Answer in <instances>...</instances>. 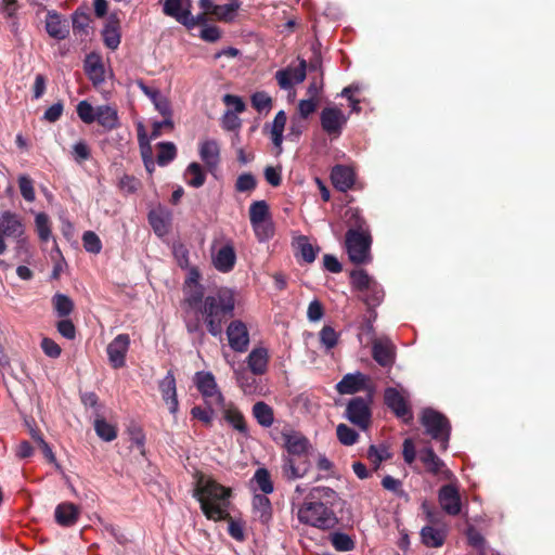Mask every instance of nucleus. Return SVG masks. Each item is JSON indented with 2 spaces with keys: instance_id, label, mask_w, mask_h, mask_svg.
Segmentation results:
<instances>
[{
  "instance_id": "49530a36",
  "label": "nucleus",
  "mask_w": 555,
  "mask_h": 555,
  "mask_svg": "<svg viewBox=\"0 0 555 555\" xmlns=\"http://www.w3.org/2000/svg\"><path fill=\"white\" fill-rule=\"evenodd\" d=\"M253 480L257 483L258 488L264 495L273 492V482L271 480L270 472L267 468L260 467L256 469Z\"/></svg>"
},
{
  "instance_id": "dca6fc26",
  "label": "nucleus",
  "mask_w": 555,
  "mask_h": 555,
  "mask_svg": "<svg viewBox=\"0 0 555 555\" xmlns=\"http://www.w3.org/2000/svg\"><path fill=\"white\" fill-rule=\"evenodd\" d=\"M24 233V224L18 215L4 211L0 217V243L4 238H17Z\"/></svg>"
},
{
  "instance_id": "c756f323",
  "label": "nucleus",
  "mask_w": 555,
  "mask_h": 555,
  "mask_svg": "<svg viewBox=\"0 0 555 555\" xmlns=\"http://www.w3.org/2000/svg\"><path fill=\"white\" fill-rule=\"evenodd\" d=\"M95 116V121H98L105 131H112L119 127L117 109L111 105H99L96 107Z\"/></svg>"
},
{
  "instance_id": "58836bf2",
  "label": "nucleus",
  "mask_w": 555,
  "mask_h": 555,
  "mask_svg": "<svg viewBox=\"0 0 555 555\" xmlns=\"http://www.w3.org/2000/svg\"><path fill=\"white\" fill-rule=\"evenodd\" d=\"M186 183L192 188H201L206 181V173L198 163H191L184 172Z\"/></svg>"
},
{
  "instance_id": "e2e57ef3",
  "label": "nucleus",
  "mask_w": 555,
  "mask_h": 555,
  "mask_svg": "<svg viewBox=\"0 0 555 555\" xmlns=\"http://www.w3.org/2000/svg\"><path fill=\"white\" fill-rule=\"evenodd\" d=\"M61 319L62 320H60L56 323L57 332L63 337H65L66 339H69V340L75 339V337H76V326L73 323V321L67 319V318H61Z\"/></svg>"
},
{
  "instance_id": "20e7f679",
  "label": "nucleus",
  "mask_w": 555,
  "mask_h": 555,
  "mask_svg": "<svg viewBox=\"0 0 555 555\" xmlns=\"http://www.w3.org/2000/svg\"><path fill=\"white\" fill-rule=\"evenodd\" d=\"M280 438L286 451L282 455V476L288 481L302 478L311 466L309 453L312 446L309 439L300 431L291 428L283 429Z\"/></svg>"
},
{
  "instance_id": "f03ea898",
  "label": "nucleus",
  "mask_w": 555,
  "mask_h": 555,
  "mask_svg": "<svg viewBox=\"0 0 555 555\" xmlns=\"http://www.w3.org/2000/svg\"><path fill=\"white\" fill-rule=\"evenodd\" d=\"M195 478L194 498L201 503L203 514L215 521L228 520L229 534L237 541H243L245 534L242 525L235 521L228 512L231 489L223 487L211 477H206L201 472L195 474Z\"/></svg>"
},
{
  "instance_id": "de8ad7c7",
  "label": "nucleus",
  "mask_w": 555,
  "mask_h": 555,
  "mask_svg": "<svg viewBox=\"0 0 555 555\" xmlns=\"http://www.w3.org/2000/svg\"><path fill=\"white\" fill-rule=\"evenodd\" d=\"M157 149V164L159 166H166L177 157V147L172 142H159Z\"/></svg>"
},
{
  "instance_id": "2f4dec72",
  "label": "nucleus",
  "mask_w": 555,
  "mask_h": 555,
  "mask_svg": "<svg viewBox=\"0 0 555 555\" xmlns=\"http://www.w3.org/2000/svg\"><path fill=\"white\" fill-rule=\"evenodd\" d=\"M447 538V529L435 528L433 526H425L421 530V539L427 547H440L443 545Z\"/></svg>"
},
{
  "instance_id": "423d86ee",
  "label": "nucleus",
  "mask_w": 555,
  "mask_h": 555,
  "mask_svg": "<svg viewBox=\"0 0 555 555\" xmlns=\"http://www.w3.org/2000/svg\"><path fill=\"white\" fill-rule=\"evenodd\" d=\"M372 396V391H370L366 398L354 397L349 400L346 408L345 415L348 421L362 430H366L371 425L372 411L370 405Z\"/></svg>"
},
{
  "instance_id": "72a5a7b5",
  "label": "nucleus",
  "mask_w": 555,
  "mask_h": 555,
  "mask_svg": "<svg viewBox=\"0 0 555 555\" xmlns=\"http://www.w3.org/2000/svg\"><path fill=\"white\" fill-rule=\"evenodd\" d=\"M51 304L55 314L59 318H67L68 315L72 314V312L75 309V304L73 299L69 296L62 293H56L52 297Z\"/></svg>"
},
{
  "instance_id": "5fc2aeb1",
  "label": "nucleus",
  "mask_w": 555,
  "mask_h": 555,
  "mask_svg": "<svg viewBox=\"0 0 555 555\" xmlns=\"http://www.w3.org/2000/svg\"><path fill=\"white\" fill-rule=\"evenodd\" d=\"M320 341L327 350L333 349L338 343V334L332 326L325 325L320 331Z\"/></svg>"
},
{
  "instance_id": "4c0bfd02",
  "label": "nucleus",
  "mask_w": 555,
  "mask_h": 555,
  "mask_svg": "<svg viewBox=\"0 0 555 555\" xmlns=\"http://www.w3.org/2000/svg\"><path fill=\"white\" fill-rule=\"evenodd\" d=\"M188 275L183 283V299H186L190 293L199 289L201 293H205L204 286L201 284V272L196 266L191 264L189 268Z\"/></svg>"
},
{
  "instance_id": "5701e85b",
  "label": "nucleus",
  "mask_w": 555,
  "mask_h": 555,
  "mask_svg": "<svg viewBox=\"0 0 555 555\" xmlns=\"http://www.w3.org/2000/svg\"><path fill=\"white\" fill-rule=\"evenodd\" d=\"M199 157L209 171H214L220 163V145L214 140H204L199 144Z\"/></svg>"
},
{
  "instance_id": "473e14b6",
  "label": "nucleus",
  "mask_w": 555,
  "mask_h": 555,
  "mask_svg": "<svg viewBox=\"0 0 555 555\" xmlns=\"http://www.w3.org/2000/svg\"><path fill=\"white\" fill-rule=\"evenodd\" d=\"M385 297V292L383 286L376 282L367 288L364 293H361L360 299L367 307V311H373L376 307H378Z\"/></svg>"
},
{
  "instance_id": "4d7b16f0",
  "label": "nucleus",
  "mask_w": 555,
  "mask_h": 555,
  "mask_svg": "<svg viewBox=\"0 0 555 555\" xmlns=\"http://www.w3.org/2000/svg\"><path fill=\"white\" fill-rule=\"evenodd\" d=\"M141 181L134 176L124 175L118 182V188L126 194H132L141 188Z\"/></svg>"
},
{
  "instance_id": "412c9836",
  "label": "nucleus",
  "mask_w": 555,
  "mask_h": 555,
  "mask_svg": "<svg viewBox=\"0 0 555 555\" xmlns=\"http://www.w3.org/2000/svg\"><path fill=\"white\" fill-rule=\"evenodd\" d=\"M102 38L104 44L111 49L116 50L120 44V20L117 13L109 14L107 22L102 30Z\"/></svg>"
},
{
  "instance_id": "6e6552de",
  "label": "nucleus",
  "mask_w": 555,
  "mask_h": 555,
  "mask_svg": "<svg viewBox=\"0 0 555 555\" xmlns=\"http://www.w3.org/2000/svg\"><path fill=\"white\" fill-rule=\"evenodd\" d=\"M384 403L398 418H401L404 423L409 424L412 422L413 413L411 406L397 388L387 387L385 389Z\"/></svg>"
},
{
  "instance_id": "cd10ccee",
  "label": "nucleus",
  "mask_w": 555,
  "mask_h": 555,
  "mask_svg": "<svg viewBox=\"0 0 555 555\" xmlns=\"http://www.w3.org/2000/svg\"><path fill=\"white\" fill-rule=\"evenodd\" d=\"M85 73L92 81L94 87L100 86L105 80V69L100 56L90 54L85 60Z\"/></svg>"
},
{
  "instance_id": "79ce46f5",
  "label": "nucleus",
  "mask_w": 555,
  "mask_h": 555,
  "mask_svg": "<svg viewBox=\"0 0 555 555\" xmlns=\"http://www.w3.org/2000/svg\"><path fill=\"white\" fill-rule=\"evenodd\" d=\"M183 2L184 0H165L163 4V13L182 24V21L189 14L188 9L183 10Z\"/></svg>"
},
{
  "instance_id": "f257e3e1",
  "label": "nucleus",
  "mask_w": 555,
  "mask_h": 555,
  "mask_svg": "<svg viewBox=\"0 0 555 555\" xmlns=\"http://www.w3.org/2000/svg\"><path fill=\"white\" fill-rule=\"evenodd\" d=\"M235 293L228 287H220L205 296L199 289L190 293L186 299L182 300V308L185 318L194 317V320H186L189 333L202 332L201 321L207 332L219 337L223 332V325L234 317Z\"/></svg>"
},
{
  "instance_id": "c9c22d12",
  "label": "nucleus",
  "mask_w": 555,
  "mask_h": 555,
  "mask_svg": "<svg viewBox=\"0 0 555 555\" xmlns=\"http://www.w3.org/2000/svg\"><path fill=\"white\" fill-rule=\"evenodd\" d=\"M138 141L141 147V155L146 170L152 173L155 169L154 160L152 157V147L150 140L146 137L143 126L138 129Z\"/></svg>"
},
{
  "instance_id": "13d9d810",
  "label": "nucleus",
  "mask_w": 555,
  "mask_h": 555,
  "mask_svg": "<svg viewBox=\"0 0 555 555\" xmlns=\"http://www.w3.org/2000/svg\"><path fill=\"white\" fill-rule=\"evenodd\" d=\"M172 254L177 260V263L180 268L186 269L192 264L190 259V250L188 249V245H172Z\"/></svg>"
},
{
  "instance_id": "bb28decb",
  "label": "nucleus",
  "mask_w": 555,
  "mask_h": 555,
  "mask_svg": "<svg viewBox=\"0 0 555 555\" xmlns=\"http://www.w3.org/2000/svg\"><path fill=\"white\" fill-rule=\"evenodd\" d=\"M254 519L264 526H269L272 520V504L264 494H256L253 498Z\"/></svg>"
},
{
  "instance_id": "bf43d9fd",
  "label": "nucleus",
  "mask_w": 555,
  "mask_h": 555,
  "mask_svg": "<svg viewBox=\"0 0 555 555\" xmlns=\"http://www.w3.org/2000/svg\"><path fill=\"white\" fill-rule=\"evenodd\" d=\"M257 186L256 178L247 172L238 176L235 182V189L237 192H250Z\"/></svg>"
},
{
  "instance_id": "9d476101",
  "label": "nucleus",
  "mask_w": 555,
  "mask_h": 555,
  "mask_svg": "<svg viewBox=\"0 0 555 555\" xmlns=\"http://www.w3.org/2000/svg\"><path fill=\"white\" fill-rule=\"evenodd\" d=\"M229 346L236 352H245L249 346V333L241 320H233L227 327Z\"/></svg>"
},
{
  "instance_id": "37998d69",
  "label": "nucleus",
  "mask_w": 555,
  "mask_h": 555,
  "mask_svg": "<svg viewBox=\"0 0 555 555\" xmlns=\"http://www.w3.org/2000/svg\"><path fill=\"white\" fill-rule=\"evenodd\" d=\"M223 418L237 431L242 434L247 433V424L242 412L235 408L230 406L224 410Z\"/></svg>"
},
{
  "instance_id": "7ed1b4c3",
  "label": "nucleus",
  "mask_w": 555,
  "mask_h": 555,
  "mask_svg": "<svg viewBox=\"0 0 555 555\" xmlns=\"http://www.w3.org/2000/svg\"><path fill=\"white\" fill-rule=\"evenodd\" d=\"M339 496L328 487H314L299 507L297 517L300 522L318 529L328 530L338 524L334 506Z\"/></svg>"
},
{
  "instance_id": "6e6d98bb",
  "label": "nucleus",
  "mask_w": 555,
  "mask_h": 555,
  "mask_svg": "<svg viewBox=\"0 0 555 555\" xmlns=\"http://www.w3.org/2000/svg\"><path fill=\"white\" fill-rule=\"evenodd\" d=\"M80 401L86 408L93 409L94 417L101 415L102 404L99 401V396L94 391L80 392Z\"/></svg>"
},
{
  "instance_id": "864d4df0",
  "label": "nucleus",
  "mask_w": 555,
  "mask_h": 555,
  "mask_svg": "<svg viewBox=\"0 0 555 555\" xmlns=\"http://www.w3.org/2000/svg\"><path fill=\"white\" fill-rule=\"evenodd\" d=\"M76 112L85 124L90 125L95 121L96 107L94 108L87 100L80 101L77 104Z\"/></svg>"
},
{
  "instance_id": "a878e982",
  "label": "nucleus",
  "mask_w": 555,
  "mask_h": 555,
  "mask_svg": "<svg viewBox=\"0 0 555 555\" xmlns=\"http://www.w3.org/2000/svg\"><path fill=\"white\" fill-rule=\"evenodd\" d=\"M373 359L382 366H391L395 361V348L388 340L375 339L372 346Z\"/></svg>"
},
{
  "instance_id": "338daca9",
  "label": "nucleus",
  "mask_w": 555,
  "mask_h": 555,
  "mask_svg": "<svg viewBox=\"0 0 555 555\" xmlns=\"http://www.w3.org/2000/svg\"><path fill=\"white\" fill-rule=\"evenodd\" d=\"M382 486L384 489L391 491L392 493H395L398 496L406 495V493L402 489L401 480L396 479L392 476H389V475L385 476L382 479Z\"/></svg>"
},
{
  "instance_id": "f8f14e48",
  "label": "nucleus",
  "mask_w": 555,
  "mask_h": 555,
  "mask_svg": "<svg viewBox=\"0 0 555 555\" xmlns=\"http://www.w3.org/2000/svg\"><path fill=\"white\" fill-rule=\"evenodd\" d=\"M438 501L443 512L450 516H457L462 511L459 489L452 483L444 485L439 489Z\"/></svg>"
},
{
  "instance_id": "6ab92c4d",
  "label": "nucleus",
  "mask_w": 555,
  "mask_h": 555,
  "mask_svg": "<svg viewBox=\"0 0 555 555\" xmlns=\"http://www.w3.org/2000/svg\"><path fill=\"white\" fill-rule=\"evenodd\" d=\"M172 220L171 211L164 207L157 206L149 212V222L154 232L159 236H164L168 233Z\"/></svg>"
},
{
  "instance_id": "aec40b11",
  "label": "nucleus",
  "mask_w": 555,
  "mask_h": 555,
  "mask_svg": "<svg viewBox=\"0 0 555 555\" xmlns=\"http://www.w3.org/2000/svg\"><path fill=\"white\" fill-rule=\"evenodd\" d=\"M331 180L336 190L347 192L356 182V173L349 166L335 165L331 171Z\"/></svg>"
},
{
  "instance_id": "f704fd0d",
  "label": "nucleus",
  "mask_w": 555,
  "mask_h": 555,
  "mask_svg": "<svg viewBox=\"0 0 555 555\" xmlns=\"http://www.w3.org/2000/svg\"><path fill=\"white\" fill-rule=\"evenodd\" d=\"M376 282L377 281L363 269L352 270L350 272V284L352 289L359 293H364L373 285V283Z\"/></svg>"
},
{
  "instance_id": "a211bd4d",
  "label": "nucleus",
  "mask_w": 555,
  "mask_h": 555,
  "mask_svg": "<svg viewBox=\"0 0 555 555\" xmlns=\"http://www.w3.org/2000/svg\"><path fill=\"white\" fill-rule=\"evenodd\" d=\"M195 383L198 391L206 399H215L218 403H222L224 398L217 389L215 376L209 372H197Z\"/></svg>"
},
{
  "instance_id": "680f3d73",
  "label": "nucleus",
  "mask_w": 555,
  "mask_h": 555,
  "mask_svg": "<svg viewBox=\"0 0 555 555\" xmlns=\"http://www.w3.org/2000/svg\"><path fill=\"white\" fill-rule=\"evenodd\" d=\"M72 154L75 162L81 164L91 157V150L85 141H79L74 144Z\"/></svg>"
},
{
  "instance_id": "4be33fe9",
  "label": "nucleus",
  "mask_w": 555,
  "mask_h": 555,
  "mask_svg": "<svg viewBox=\"0 0 555 555\" xmlns=\"http://www.w3.org/2000/svg\"><path fill=\"white\" fill-rule=\"evenodd\" d=\"M159 390L170 413L175 414L178 411L179 403L177 398L176 378L171 370H169L166 376L159 382Z\"/></svg>"
},
{
  "instance_id": "774afa93",
  "label": "nucleus",
  "mask_w": 555,
  "mask_h": 555,
  "mask_svg": "<svg viewBox=\"0 0 555 555\" xmlns=\"http://www.w3.org/2000/svg\"><path fill=\"white\" fill-rule=\"evenodd\" d=\"M18 186L25 201L33 202L35 199V190L33 186V180L30 178L26 176L20 177Z\"/></svg>"
},
{
  "instance_id": "ea45409f",
  "label": "nucleus",
  "mask_w": 555,
  "mask_h": 555,
  "mask_svg": "<svg viewBox=\"0 0 555 555\" xmlns=\"http://www.w3.org/2000/svg\"><path fill=\"white\" fill-rule=\"evenodd\" d=\"M94 430L104 441H113L117 437V427L108 423L102 415L94 417Z\"/></svg>"
},
{
  "instance_id": "393cba45",
  "label": "nucleus",
  "mask_w": 555,
  "mask_h": 555,
  "mask_svg": "<svg viewBox=\"0 0 555 555\" xmlns=\"http://www.w3.org/2000/svg\"><path fill=\"white\" fill-rule=\"evenodd\" d=\"M249 219L257 235L260 234V228L270 230L268 204L264 201L254 202L249 207Z\"/></svg>"
},
{
  "instance_id": "8fccbe9b",
  "label": "nucleus",
  "mask_w": 555,
  "mask_h": 555,
  "mask_svg": "<svg viewBox=\"0 0 555 555\" xmlns=\"http://www.w3.org/2000/svg\"><path fill=\"white\" fill-rule=\"evenodd\" d=\"M35 227L38 237L42 242H48L51 237V222L46 212H39L35 217Z\"/></svg>"
},
{
  "instance_id": "0eeeda50",
  "label": "nucleus",
  "mask_w": 555,
  "mask_h": 555,
  "mask_svg": "<svg viewBox=\"0 0 555 555\" xmlns=\"http://www.w3.org/2000/svg\"><path fill=\"white\" fill-rule=\"evenodd\" d=\"M347 121L348 116L335 105L325 106L320 113L321 128L333 139L340 137Z\"/></svg>"
},
{
  "instance_id": "603ef678",
  "label": "nucleus",
  "mask_w": 555,
  "mask_h": 555,
  "mask_svg": "<svg viewBox=\"0 0 555 555\" xmlns=\"http://www.w3.org/2000/svg\"><path fill=\"white\" fill-rule=\"evenodd\" d=\"M250 102L251 106L259 113L269 112L272 108V99L263 91L254 93L250 98Z\"/></svg>"
},
{
  "instance_id": "2eb2a0df",
  "label": "nucleus",
  "mask_w": 555,
  "mask_h": 555,
  "mask_svg": "<svg viewBox=\"0 0 555 555\" xmlns=\"http://www.w3.org/2000/svg\"><path fill=\"white\" fill-rule=\"evenodd\" d=\"M350 228L344 243H372V235L364 219L357 211L349 218Z\"/></svg>"
},
{
  "instance_id": "39448f33",
  "label": "nucleus",
  "mask_w": 555,
  "mask_h": 555,
  "mask_svg": "<svg viewBox=\"0 0 555 555\" xmlns=\"http://www.w3.org/2000/svg\"><path fill=\"white\" fill-rule=\"evenodd\" d=\"M420 422L425 434L439 443V450L447 451L452 428L449 418L433 408H426L422 411Z\"/></svg>"
},
{
  "instance_id": "052dcab7",
  "label": "nucleus",
  "mask_w": 555,
  "mask_h": 555,
  "mask_svg": "<svg viewBox=\"0 0 555 555\" xmlns=\"http://www.w3.org/2000/svg\"><path fill=\"white\" fill-rule=\"evenodd\" d=\"M324 87V79H323V73L320 75L311 76V80L309 82L307 94L309 98L315 99L319 101V98L323 91Z\"/></svg>"
},
{
  "instance_id": "a19ab883",
  "label": "nucleus",
  "mask_w": 555,
  "mask_h": 555,
  "mask_svg": "<svg viewBox=\"0 0 555 555\" xmlns=\"http://www.w3.org/2000/svg\"><path fill=\"white\" fill-rule=\"evenodd\" d=\"M253 415L258 424L263 427H270L274 422L273 409L263 401L254 404Z\"/></svg>"
},
{
  "instance_id": "1a4fd4ad",
  "label": "nucleus",
  "mask_w": 555,
  "mask_h": 555,
  "mask_svg": "<svg viewBox=\"0 0 555 555\" xmlns=\"http://www.w3.org/2000/svg\"><path fill=\"white\" fill-rule=\"evenodd\" d=\"M418 459L424 464L427 473L438 476L446 480L454 478L453 473L446 467L444 462L435 453L433 448L428 447L418 452Z\"/></svg>"
},
{
  "instance_id": "b1692460",
  "label": "nucleus",
  "mask_w": 555,
  "mask_h": 555,
  "mask_svg": "<svg viewBox=\"0 0 555 555\" xmlns=\"http://www.w3.org/2000/svg\"><path fill=\"white\" fill-rule=\"evenodd\" d=\"M80 516V509L72 502H63L55 507L54 518L57 525L62 527L74 526Z\"/></svg>"
},
{
  "instance_id": "f3484780",
  "label": "nucleus",
  "mask_w": 555,
  "mask_h": 555,
  "mask_svg": "<svg viewBox=\"0 0 555 555\" xmlns=\"http://www.w3.org/2000/svg\"><path fill=\"white\" fill-rule=\"evenodd\" d=\"M211 262L216 270L228 273L233 270L236 262V253L232 245H222L211 249Z\"/></svg>"
},
{
  "instance_id": "0e129e2a",
  "label": "nucleus",
  "mask_w": 555,
  "mask_h": 555,
  "mask_svg": "<svg viewBox=\"0 0 555 555\" xmlns=\"http://www.w3.org/2000/svg\"><path fill=\"white\" fill-rule=\"evenodd\" d=\"M466 538L468 544L477 550H482L486 545L483 535L474 526L466 529Z\"/></svg>"
},
{
  "instance_id": "9b49d317",
  "label": "nucleus",
  "mask_w": 555,
  "mask_h": 555,
  "mask_svg": "<svg viewBox=\"0 0 555 555\" xmlns=\"http://www.w3.org/2000/svg\"><path fill=\"white\" fill-rule=\"evenodd\" d=\"M297 67H287L275 73V79L283 90L293 88L295 83H301L307 76V61L298 57Z\"/></svg>"
},
{
  "instance_id": "69168bd1",
  "label": "nucleus",
  "mask_w": 555,
  "mask_h": 555,
  "mask_svg": "<svg viewBox=\"0 0 555 555\" xmlns=\"http://www.w3.org/2000/svg\"><path fill=\"white\" fill-rule=\"evenodd\" d=\"M319 101L312 98L300 100L297 106L298 114L302 119H307L312 113L315 112Z\"/></svg>"
},
{
  "instance_id": "c85d7f7f",
  "label": "nucleus",
  "mask_w": 555,
  "mask_h": 555,
  "mask_svg": "<svg viewBox=\"0 0 555 555\" xmlns=\"http://www.w3.org/2000/svg\"><path fill=\"white\" fill-rule=\"evenodd\" d=\"M269 352L264 347L254 348L247 357V365L253 375H263L268 370Z\"/></svg>"
},
{
  "instance_id": "4468645a",
  "label": "nucleus",
  "mask_w": 555,
  "mask_h": 555,
  "mask_svg": "<svg viewBox=\"0 0 555 555\" xmlns=\"http://www.w3.org/2000/svg\"><path fill=\"white\" fill-rule=\"evenodd\" d=\"M129 345L130 337L128 334H119L108 344L106 351L113 369L125 366Z\"/></svg>"
},
{
  "instance_id": "c03bdc74",
  "label": "nucleus",
  "mask_w": 555,
  "mask_h": 555,
  "mask_svg": "<svg viewBox=\"0 0 555 555\" xmlns=\"http://www.w3.org/2000/svg\"><path fill=\"white\" fill-rule=\"evenodd\" d=\"M333 547L338 552H349L356 547L354 540L347 533L335 531L328 537Z\"/></svg>"
},
{
  "instance_id": "e433bc0d",
  "label": "nucleus",
  "mask_w": 555,
  "mask_h": 555,
  "mask_svg": "<svg viewBox=\"0 0 555 555\" xmlns=\"http://www.w3.org/2000/svg\"><path fill=\"white\" fill-rule=\"evenodd\" d=\"M349 260L354 264L369 263L372 260L371 245H346Z\"/></svg>"
},
{
  "instance_id": "7c9ffc66",
  "label": "nucleus",
  "mask_w": 555,
  "mask_h": 555,
  "mask_svg": "<svg viewBox=\"0 0 555 555\" xmlns=\"http://www.w3.org/2000/svg\"><path fill=\"white\" fill-rule=\"evenodd\" d=\"M46 30L50 37L63 40L68 36V28L63 24L61 14L55 11H48L46 18Z\"/></svg>"
},
{
  "instance_id": "09e8293b",
  "label": "nucleus",
  "mask_w": 555,
  "mask_h": 555,
  "mask_svg": "<svg viewBox=\"0 0 555 555\" xmlns=\"http://www.w3.org/2000/svg\"><path fill=\"white\" fill-rule=\"evenodd\" d=\"M235 378L238 387L245 395H253L257 390V382L255 375L246 371H235Z\"/></svg>"
},
{
  "instance_id": "3c124183",
  "label": "nucleus",
  "mask_w": 555,
  "mask_h": 555,
  "mask_svg": "<svg viewBox=\"0 0 555 555\" xmlns=\"http://www.w3.org/2000/svg\"><path fill=\"white\" fill-rule=\"evenodd\" d=\"M336 435L338 441L344 446H353L359 439V434L343 423L336 427Z\"/></svg>"
},
{
  "instance_id": "a18cd8bd",
  "label": "nucleus",
  "mask_w": 555,
  "mask_h": 555,
  "mask_svg": "<svg viewBox=\"0 0 555 555\" xmlns=\"http://www.w3.org/2000/svg\"><path fill=\"white\" fill-rule=\"evenodd\" d=\"M241 3L232 0L230 3L214 7V14L219 21L230 23L235 17V12L240 9Z\"/></svg>"
},
{
  "instance_id": "ddd939ff",
  "label": "nucleus",
  "mask_w": 555,
  "mask_h": 555,
  "mask_svg": "<svg viewBox=\"0 0 555 555\" xmlns=\"http://www.w3.org/2000/svg\"><path fill=\"white\" fill-rule=\"evenodd\" d=\"M369 382L370 378L361 372L348 373L337 383L336 390L340 395H353L362 390L373 392Z\"/></svg>"
}]
</instances>
